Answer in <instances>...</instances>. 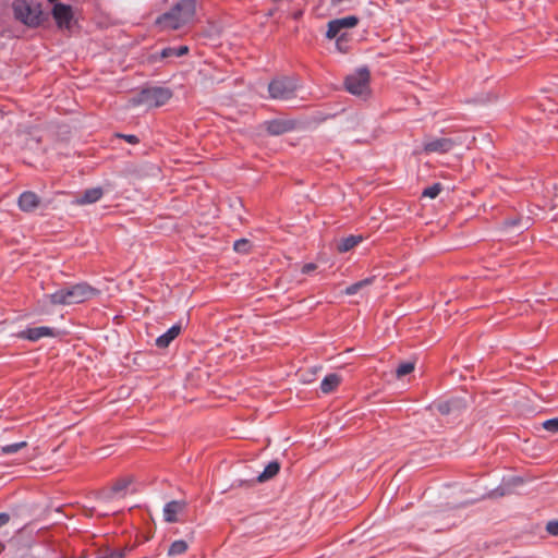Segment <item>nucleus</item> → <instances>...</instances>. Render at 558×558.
<instances>
[{
	"instance_id": "13",
	"label": "nucleus",
	"mask_w": 558,
	"mask_h": 558,
	"mask_svg": "<svg viewBox=\"0 0 558 558\" xmlns=\"http://www.w3.org/2000/svg\"><path fill=\"white\" fill-rule=\"evenodd\" d=\"M186 504L180 500H172L167 502L163 507V519L168 523H173L178 521V514L182 512L185 508Z\"/></svg>"
},
{
	"instance_id": "1",
	"label": "nucleus",
	"mask_w": 558,
	"mask_h": 558,
	"mask_svg": "<svg viewBox=\"0 0 558 558\" xmlns=\"http://www.w3.org/2000/svg\"><path fill=\"white\" fill-rule=\"evenodd\" d=\"M197 5V0H179L156 19L155 25L159 31H175L191 25L196 19Z\"/></svg>"
},
{
	"instance_id": "7",
	"label": "nucleus",
	"mask_w": 558,
	"mask_h": 558,
	"mask_svg": "<svg viewBox=\"0 0 558 558\" xmlns=\"http://www.w3.org/2000/svg\"><path fill=\"white\" fill-rule=\"evenodd\" d=\"M51 15L60 29H71L73 21L72 7L64 3H54Z\"/></svg>"
},
{
	"instance_id": "25",
	"label": "nucleus",
	"mask_w": 558,
	"mask_h": 558,
	"mask_svg": "<svg viewBox=\"0 0 558 558\" xmlns=\"http://www.w3.org/2000/svg\"><path fill=\"white\" fill-rule=\"evenodd\" d=\"M27 446L26 441L15 442L11 445H5L1 447V453L3 454H13L20 451L21 449L25 448Z\"/></svg>"
},
{
	"instance_id": "18",
	"label": "nucleus",
	"mask_w": 558,
	"mask_h": 558,
	"mask_svg": "<svg viewBox=\"0 0 558 558\" xmlns=\"http://www.w3.org/2000/svg\"><path fill=\"white\" fill-rule=\"evenodd\" d=\"M341 380V376L336 373L326 375L320 383L322 392L327 395L335 391L337 387L340 385Z\"/></svg>"
},
{
	"instance_id": "6",
	"label": "nucleus",
	"mask_w": 558,
	"mask_h": 558,
	"mask_svg": "<svg viewBox=\"0 0 558 558\" xmlns=\"http://www.w3.org/2000/svg\"><path fill=\"white\" fill-rule=\"evenodd\" d=\"M296 89V82L292 77L282 76L269 83L268 90L271 98H290Z\"/></svg>"
},
{
	"instance_id": "16",
	"label": "nucleus",
	"mask_w": 558,
	"mask_h": 558,
	"mask_svg": "<svg viewBox=\"0 0 558 558\" xmlns=\"http://www.w3.org/2000/svg\"><path fill=\"white\" fill-rule=\"evenodd\" d=\"M189 52L187 46H180V47H167L161 50L159 54H151L149 57V60L151 62H155L157 60L170 58V57H181L183 54H186Z\"/></svg>"
},
{
	"instance_id": "30",
	"label": "nucleus",
	"mask_w": 558,
	"mask_h": 558,
	"mask_svg": "<svg viewBox=\"0 0 558 558\" xmlns=\"http://www.w3.org/2000/svg\"><path fill=\"white\" fill-rule=\"evenodd\" d=\"M248 241L247 240H239L234 242V251L240 253H245L247 251Z\"/></svg>"
},
{
	"instance_id": "22",
	"label": "nucleus",
	"mask_w": 558,
	"mask_h": 558,
	"mask_svg": "<svg viewBox=\"0 0 558 558\" xmlns=\"http://www.w3.org/2000/svg\"><path fill=\"white\" fill-rule=\"evenodd\" d=\"M125 548H99L95 558H124Z\"/></svg>"
},
{
	"instance_id": "11",
	"label": "nucleus",
	"mask_w": 558,
	"mask_h": 558,
	"mask_svg": "<svg viewBox=\"0 0 558 558\" xmlns=\"http://www.w3.org/2000/svg\"><path fill=\"white\" fill-rule=\"evenodd\" d=\"M133 476H124L113 483L110 492L104 497L107 500H112L117 497H124L126 495L128 487L133 483Z\"/></svg>"
},
{
	"instance_id": "5",
	"label": "nucleus",
	"mask_w": 558,
	"mask_h": 558,
	"mask_svg": "<svg viewBox=\"0 0 558 558\" xmlns=\"http://www.w3.org/2000/svg\"><path fill=\"white\" fill-rule=\"evenodd\" d=\"M343 83L345 90L354 96L367 98L371 95L369 72H350Z\"/></svg>"
},
{
	"instance_id": "31",
	"label": "nucleus",
	"mask_w": 558,
	"mask_h": 558,
	"mask_svg": "<svg viewBox=\"0 0 558 558\" xmlns=\"http://www.w3.org/2000/svg\"><path fill=\"white\" fill-rule=\"evenodd\" d=\"M337 47L339 48V50L341 51H345V44H347V34L345 33H342V34H339L337 37Z\"/></svg>"
},
{
	"instance_id": "26",
	"label": "nucleus",
	"mask_w": 558,
	"mask_h": 558,
	"mask_svg": "<svg viewBox=\"0 0 558 558\" xmlns=\"http://www.w3.org/2000/svg\"><path fill=\"white\" fill-rule=\"evenodd\" d=\"M415 368V364L413 362H404L401 363L396 369V376L401 378L410 373H412Z\"/></svg>"
},
{
	"instance_id": "28",
	"label": "nucleus",
	"mask_w": 558,
	"mask_h": 558,
	"mask_svg": "<svg viewBox=\"0 0 558 558\" xmlns=\"http://www.w3.org/2000/svg\"><path fill=\"white\" fill-rule=\"evenodd\" d=\"M543 427L550 433H558V417L545 421Z\"/></svg>"
},
{
	"instance_id": "32",
	"label": "nucleus",
	"mask_w": 558,
	"mask_h": 558,
	"mask_svg": "<svg viewBox=\"0 0 558 558\" xmlns=\"http://www.w3.org/2000/svg\"><path fill=\"white\" fill-rule=\"evenodd\" d=\"M316 268H317L316 264L308 263V264L303 265L301 271H302V274L307 275V274H311L312 271H314Z\"/></svg>"
},
{
	"instance_id": "20",
	"label": "nucleus",
	"mask_w": 558,
	"mask_h": 558,
	"mask_svg": "<svg viewBox=\"0 0 558 558\" xmlns=\"http://www.w3.org/2000/svg\"><path fill=\"white\" fill-rule=\"evenodd\" d=\"M363 241L362 235H349L347 238L341 239L337 244V250L340 253H345L355 247Z\"/></svg>"
},
{
	"instance_id": "8",
	"label": "nucleus",
	"mask_w": 558,
	"mask_h": 558,
	"mask_svg": "<svg viewBox=\"0 0 558 558\" xmlns=\"http://www.w3.org/2000/svg\"><path fill=\"white\" fill-rule=\"evenodd\" d=\"M459 143L450 137H439V138H426L423 144V150L427 154L430 153H439L446 154L453 149L456 145Z\"/></svg>"
},
{
	"instance_id": "19",
	"label": "nucleus",
	"mask_w": 558,
	"mask_h": 558,
	"mask_svg": "<svg viewBox=\"0 0 558 558\" xmlns=\"http://www.w3.org/2000/svg\"><path fill=\"white\" fill-rule=\"evenodd\" d=\"M104 192L100 187H94L86 190L82 196L77 199V204L85 205V204H93L99 201L102 196Z\"/></svg>"
},
{
	"instance_id": "27",
	"label": "nucleus",
	"mask_w": 558,
	"mask_h": 558,
	"mask_svg": "<svg viewBox=\"0 0 558 558\" xmlns=\"http://www.w3.org/2000/svg\"><path fill=\"white\" fill-rule=\"evenodd\" d=\"M441 190H442L441 184L435 183L432 186L426 187L423 191L422 196L428 197V198H436L439 195V193L441 192Z\"/></svg>"
},
{
	"instance_id": "4",
	"label": "nucleus",
	"mask_w": 558,
	"mask_h": 558,
	"mask_svg": "<svg viewBox=\"0 0 558 558\" xmlns=\"http://www.w3.org/2000/svg\"><path fill=\"white\" fill-rule=\"evenodd\" d=\"M171 97V89L161 86H151L143 88L137 98L134 99V104L145 105L150 108L160 107L167 104Z\"/></svg>"
},
{
	"instance_id": "33",
	"label": "nucleus",
	"mask_w": 558,
	"mask_h": 558,
	"mask_svg": "<svg viewBox=\"0 0 558 558\" xmlns=\"http://www.w3.org/2000/svg\"><path fill=\"white\" fill-rule=\"evenodd\" d=\"M119 136L124 138L130 144H137L138 143V138L135 135H132V134H128V135L126 134H120Z\"/></svg>"
},
{
	"instance_id": "3",
	"label": "nucleus",
	"mask_w": 558,
	"mask_h": 558,
	"mask_svg": "<svg viewBox=\"0 0 558 558\" xmlns=\"http://www.w3.org/2000/svg\"><path fill=\"white\" fill-rule=\"evenodd\" d=\"M98 291L87 283H77L47 295L53 305H72L94 298Z\"/></svg>"
},
{
	"instance_id": "21",
	"label": "nucleus",
	"mask_w": 558,
	"mask_h": 558,
	"mask_svg": "<svg viewBox=\"0 0 558 558\" xmlns=\"http://www.w3.org/2000/svg\"><path fill=\"white\" fill-rule=\"evenodd\" d=\"M279 470H280L279 462L271 461L266 465L264 471L258 475L257 481L260 483L266 482V481L272 478L274 476H276L278 474Z\"/></svg>"
},
{
	"instance_id": "14",
	"label": "nucleus",
	"mask_w": 558,
	"mask_h": 558,
	"mask_svg": "<svg viewBox=\"0 0 558 558\" xmlns=\"http://www.w3.org/2000/svg\"><path fill=\"white\" fill-rule=\"evenodd\" d=\"M294 129V122L290 120H271L266 122V130L271 135H280Z\"/></svg>"
},
{
	"instance_id": "23",
	"label": "nucleus",
	"mask_w": 558,
	"mask_h": 558,
	"mask_svg": "<svg viewBox=\"0 0 558 558\" xmlns=\"http://www.w3.org/2000/svg\"><path fill=\"white\" fill-rule=\"evenodd\" d=\"M372 282H373V278H366L364 280L357 281V282L347 287L344 290V294H347V295L356 294L360 290L369 286Z\"/></svg>"
},
{
	"instance_id": "2",
	"label": "nucleus",
	"mask_w": 558,
	"mask_h": 558,
	"mask_svg": "<svg viewBox=\"0 0 558 558\" xmlns=\"http://www.w3.org/2000/svg\"><path fill=\"white\" fill-rule=\"evenodd\" d=\"M11 8L13 17L29 28H36L49 20L41 4L33 0H13Z\"/></svg>"
},
{
	"instance_id": "29",
	"label": "nucleus",
	"mask_w": 558,
	"mask_h": 558,
	"mask_svg": "<svg viewBox=\"0 0 558 558\" xmlns=\"http://www.w3.org/2000/svg\"><path fill=\"white\" fill-rule=\"evenodd\" d=\"M546 531L553 536H558V520L547 522Z\"/></svg>"
},
{
	"instance_id": "12",
	"label": "nucleus",
	"mask_w": 558,
	"mask_h": 558,
	"mask_svg": "<svg viewBox=\"0 0 558 558\" xmlns=\"http://www.w3.org/2000/svg\"><path fill=\"white\" fill-rule=\"evenodd\" d=\"M436 407H437V410L442 415H449V414L459 413L460 411L465 409L466 404L462 398H452L450 400L439 402Z\"/></svg>"
},
{
	"instance_id": "9",
	"label": "nucleus",
	"mask_w": 558,
	"mask_h": 558,
	"mask_svg": "<svg viewBox=\"0 0 558 558\" xmlns=\"http://www.w3.org/2000/svg\"><path fill=\"white\" fill-rule=\"evenodd\" d=\"M359 24V17L350 15L341 19L331 20L328 23V29L326 36L330 39L336 38L339 34H342L344 28H353Z\"/></svg>"
},
{
	"instance_id": "34",
	"label": "nucleus",
	"mask_w": 558,
	"mask_h": 558,
	"mask_svg": "<svg viewBox=\"0 0 558 558\" xmlns=\"http://www.w3.org/2000/svg\"><path fill=\"white\" fill-rule=\"evenodd\" d=\"M10 517L7 513H0V527L8 523Z\"/></svg>"
},
{
	"instance_id": "10",
	"label": "nucleus",
	"mask_w": 558,
	"mask_h": 558,
	"mask_svg": "<svg viewBox=\"0 0 558 558\" xmlns=\"http://www.w3.org/2000/svg\"><path fill=\"white\" fill-rule=\"evenodd\" d=\"M57 332L53 328L47 326L32 327L20 332L19 337L29 341H37L45 337H56Z\"/></svg>"
},
{
	"instance_id": "17",
	"label": "nucleus",
	"mask_w": 558,
	"mask_h": 558,
	"mask_svg": "<svg viewBox=\"0 0 558 558\" xmlns=\"http://www.w3.org/2000/svg\"><path fill=\"white\" fill-rule=\"evenodd\" d=\"M181 329V325H173L165 333L156 339V345L160 349L168 348L169 344L180 335Z\"/></svg>"
},
{
	"instance_id": "24",
	"label": "nucleus",
	"mask_w": 558,
	"mask_h": 558,
	"mask_svg": "<svg viewBox=\"0 0 558 558\" xmlns=\"http://www.w3.org/2000/svg\"><path fill=\"white\" fill-rule=\"evenodd\" d=\"M186 550H187L186 542L182 541V539H179V541H174L170 545V547L168 549V555L169 556H178V555L184 554Z\"/></svg>"
},
{
	"instance_id": "15",
	"label": "nucleus",
	"mask_w": 558,
	"mask_h": 558,
	"mask_svg": "<svg viewBox=\"0 0 558 558\" xmlns=\"http://www.w3.org/2000/svg\"><path fill=\"white\" fill-rule=\"evenodd\" d=\"M39 197L31 191L23 192L19 197V207L23 211H33L39 206Z\"/></svg>"
}]
</instances>
